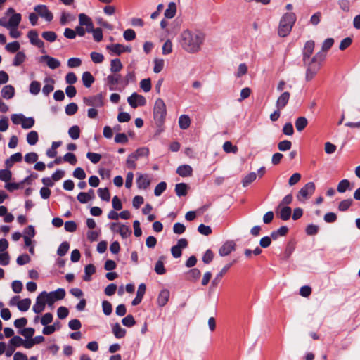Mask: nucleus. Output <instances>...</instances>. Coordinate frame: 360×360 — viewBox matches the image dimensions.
I'll list each match as a JSON object with an SVG mask.
<instances>
[{
	"label": "nucleus",
	"instance_id": "nucleus-1",
	"mask_svg": "<svg viewBox=\"0 0 360 360\" xmlns=\"http://www.w3.org/2000/svg\"><path fill=\"white\" fill-rule=\"evenodd\" d=\"M315 46L313 40L307 41L303 48V63L306 67V79L311 80L316 75L321 67L322 62L326 57V53L323 51L317 52L312 58H311Z\"/></svg>",
	"mask_w": 360,
	"mask_h": 360
},
{
	"label": "nucleus",
	"instance_id": "nucleus-2",
	"mask_svg": "<svg viewBox=\"0 0 360 360\" xmlns=\"http://www.w3.org/2000/svg\"><path fill=\"white\" fill-rule=\"evenodd\" d=\"M205 36L198 30H184L179 37V44L186 51L194 53L200 51L204 41Z\"/></svg>",
	"mask_w": 360,
	"mask_h": 360
},
{
	"label": "nucleus",
	"instance_id": "nucleus-3",
	"mask_svg": "<svg viewBox=\"0 0 360 360\" xmlns=\"http://www.w3.org/2000/svg\"><path fill=\"white\" fill-rule=\"evenodd\" d=\"M296 21V15L294 13H286L281 18L278 34L281 37H285L290 32L293 25Z\"/></svg>",
	"mask_w": 360,
	"mask_h": 360
},
{
	"label": "nucleus",
	"instance_id": "nucleus-4",
	"mask_svg": "<svg viewBox=\"0 0 360 360\" xmlns=\"http://www.w3.org/2000/svg\"><path fill=\"white\" fill-rule=\"evenodd\" d=\"M167 114L166 105L161 98H158L154 105L153 117L158 125H162Z\"/></svg>",
	"mask_w": 360,
	"mask_h": 360
},
{
	"label": "nucleus",
	"instance_id": "nucleus-5",
	"mask_svg": "<svg viewBox=\"0 0 360 360\" xmlns=\"http://www.w3.org/2000/svg\"><path fill=\"white\" fill-rule=\"evenodd\" d=\"M41 293L49 307L53 306L54 302L56 301L63 300L66 294L65 290L63 288H58L56 290L51 291L50 292L43 291Z\"/></svg>",
	"mask_w": 360,
	"mask_h": 360
},
{
	"label": "nucleus",
	"instance_id": "nucleus-6",
	"mask_svg": "<svg viewBox=\"0 0 360 360\" xmlns=\"http://www.w3.org/2000/svg\"><path fill=\"white\" fill-rule=\"evenodd\" d=\"M315 184L313 182L306 184L298 192L297 198L301 202L307 200L315 191Z\"/></svg>",
	"mask_w": 360,
	"mask_h": 360
},
{
	"label": "nucleus",
	"instance_id": "nucleus-7",
	"mask_svg": "<svg viewBox=\"0 0 360 360\" xmlns=\"http://www.w3.org/2000/svg\"><path fill=\"white\" fill-rule=\"evenodd\" d=\"M84 103L90 107L93 108H101L103 106V98L101 94L95 96L84 97L83 98Z\"/></svg>",
	"mask_w": 360,
	"mask_h": 360
},
{
	"label": "nucleus",
	"instance_id": "nucleus-8",
	"mask_svg": "<svg viewBox=\"0 0 360 360\" xmlns=\"http://www.w3.org/2000/svg\"><path fill=\"white\" fill-rule=\"evenodd\" d=\"M21 15L20 13H15L11 16L7 21L6 17L0 18V25L8 29L11 26H18L21 22Z\"/></svg>",
	"mask_w": 360,
	"mask_h": 360
},
{
	"label": "nucleus",
	"instance_id": "nucleus-9",
	"mask_svg": "<svg viewBox=\"0 0 360 360\" xmlns=\"http://www.w3.org/2000/svg\"><path fill=\"white\" fill-rule=\"evenodd\" d=\"M127 102L133 108H136L138 106H143L146 104L145 97L136 93H133L130 96H129Z\"/></svg>",
	"mask_w": 360,
	"mask_h": 360
},
{
	"label": "nucleus",
	"instance_id": "nucleus-10",
	"mask_svg": "<svg viewBox=\"0 0 360 360\" xmlns=\"http://www.w3.org/2000/svg\"><path fill=\"white\" fill-rule=\"evenodd\" d=\"M34 10L41 18H44L47 22H51L53 20V15L46 5H37L34 6Z\"/></svg>",
	"mask_w": 360,
	"mask_h": 360
},
{
	"label": "nucleus",
	"instance_id": "nucleus-11",
	"mask_svg": "<svg viewBox=\"0 0 360 360\" xmlns=\"http://www.w3.org/2000/svg\"><path fill=\"white\" fill-rule=\"evenodd\" d=\"M110 229L113 231L119 232L123 238H128L131 233V231L129 226L119 223H112Z\"/></svg>",
	"mask_w": 360,
	"mask_h": 360
},
{
	"label": "nucleus",
	"instance_id": "nucleus-12",
	"mask_svg": "<svg viewBox=\"0 0 360 360\" xmlns=\"http://www.w3.org/2000/svg\"><path fill=\"white\" fill-rule=\"evenodd\" d=\"M136 185L138 188L146 190L150 184V179L146 174L137 173Z\"/></svg>",
	"mask_w": 360,
	"mask_h": 360
},
{
	"label": "nucleus",
	"instance_id": "nucleus-13",
	"mask_svg": "<svg viewBox=\"0 0 360 360\" xmlns=\"http://www.w3.org/2000/svg\"><path fill=\"white\" fill-rule=\"evenodd\" d=\"M27 37L30 39V43L37 46V48H44V43L42 40H41L39 37V34L37 32L34 30H32L28 32Z\"/></svg>",
	"mask_w": 360,
	"mask_h": 360
},
{
	"label": "nucleus",
	"instance_id": "nucleus-14",
	"mask_svg": "<svg viewBox=\"0 0 360 360\" xmlns=\"http://www.w3.org/2000/svg\"><path fill=\"white\" fill-rule=\"evenodd\" d=\"M236 244L232 240H229L224 243L219 250V254L221 257L229 255L235 250Z\"/></svg>",
	"mask_w": 360,
	"mask_h": 360
},
{
	"label": "nucleus",
	"instance_id": "nucleus-15",
	"mask_svg": "<svg viewBox=\"0 0 360 360\" xmlns=\"http://www.w3.org/2000/svg\"><path fill=\"white\" fill-rule=\"evenodd\" d=\"M46 304V301L45 300L41 293H40L36 299V302L33 305L32 310L36 314H39L44 310Z\"/></svg>",
	"mask_w": 360,
	"mask_h": 360
},
{
	"label": "nucleus",
	"instance_id": "nucleus-16",
	"mask_svg": "<svg viewBox=\"0 0 360 360\" xmlns=\"http://www.w3.org/2000/svg\"><path fill=\"white\" fill-rule=\"evenodd\" d=\"M79 23L81 26H86V32H90L93 31L94 25L91 19L84 13L79 15Z\"/></svg>",
	"mask_w": 360,
	"mask_h": 360
},
{
	"label": "nucleus",
	"instance_id": "nucleus-17",
	"mask_svg": "<svg viewBox=\"0 0 360 360\" xmlns=\"http://www.w3.org/2000/svg\"><path fill=\"white\" fill-rule=\"evenodd\" d=\"M40 61H46L48 67L52 70L56 69L60 65V62L58 59L48 55L41 56Z\"/></svg>",
	"mask_w": 360,
	"mask_h": 360
},
{
	"label": "nucleus",
	"instance_id": "nucleus-18",
	"mask_svg": "<svg viewBox=\"0 0 360 360\" xmlns=\"http://www.w3.org/2000/svg\"><path fill=\"white\" fill-rule=\"evenodd\" d=\"M169 291L167 289H162L158 296V305L160 307L165 306L169 301Z\"/></svg>",
	"mask_w": 360,
	"mask_h": 360
},
{
	"label": "nucleus",
	"instance_id": "nucleus-19",
	"mask_svg": "<svg viewBox=\"0 0 360 360\" xmlns=\"http://www.w3.org/2000/svg\"><path fill=\"white\" fill-rule=\"evenodd\" d=\"M290 94L288 91L283 92L276 101V108L278 110H281L285 107L290 99Z\"/></svg>",
	"mask_w": 360,
	"mask_h": 360
},
{
	"label": "nucleus",
	"instance_id": "nucleus-20",
	"mask_svg": "<svg viewBox=\"0 0 360 360\" xmlns=\"http://www.w3.org/2000/svg\"><path fill=\"white\" fill-rule=\"evenodd\" d=\"M192 172L193 169L188 165H180L176 169V173L182 177L191 176L192 175Z\"/></svg>",
	"mask_w": 360,
	"mask_h": 360
},
{
	"label": "nucleus",
	"instance_id": "nucleus-21",
	"mask_svg": "<svg viewBox=\"0 0 360 360\" xmlns=\"http://www.w3.org/2000/svg\"><path fill=\"white\" fill-rule=\"evenodd\" d=\"M44 82L46 83V84L42 89V92L45 96H48L51 91H53V84L55 81L51 77H46Z\"/></svg>",
	"mask_w": 360,
	"mask_h": 360
},
{
	"label": "nucleus",
	"instance_id": "nucleus-22",
	"mask_svg": "<svg viewBox=\"0 0 360 360\" xmlns=\"http://www.w3.org/2000/svg\"><path fill=\"white\" fill-rule=\"evenodd\" d=\"M1 94L4 98L11 99L14 96L15 89L11 85H6L2 88Z\"/></svg>",
	"mask_w": 360,
	"mask_h": 360
},
{
	"label": "nucleus",
	"instance_id": "nucleus-23",
	"mask_svg": "<svg viewBox=\"0 0 360 360\" xmlns=\"http://www.w3.org/2000/svg\"><path fill=\"white\" fill-rule=\"evenodd\" d=\"M279 211L280 217L282 220L287 221L290 219L292 213L291 208L288 206H281V208L278 207L276 208V212Z\"/></svg>",
	"mask_w": 360,
	"mask_h": 360
},
{
	"label": "nucleus",
	"instance_id": "nucleus-24",
	"mask_svg": "<svg viewBox=\"0 0 360 360\" xmlns=\"http://www.w3.org/2000/svg\"><path fill=\"white\" fill-rule=\"evenodd\" d=\"M121 79V75L119 74L110 75L107 77L106 80L108 84L110 85V90H115L114 86L119 84Z\"/></svg>",
	"mask_w": 360,
	"mask_h": 360
},
{
	"label": "nucleus",
	"instance_id": "nucleus-25",
	"mask_svg": "<svg viewBox=\"0 0 360 360\" xmlns=\"http://www.w3.org/2000/svg\"><path fill=\"white\" fill-rule=\"evenodd\" d=\"M232 266V263L226 264L225 266H224L220 272L215 276L214 280L212 282V284L214 286H216L218 285L219 281H221L223 276L227 272V271L230 269V267Z\"/></svg>",
	"mask_w": 360,
	"mask_h": 360
},
{
	"label": "nucleus",
	"instance_id": "nucleus-26",
	"mask_svg": "<svg viewBox=\"0 0 360 360\" xmlns=\"http://www.w3.org/2000/svg\"><path fill=\"white\" fill-rule=\"evenodd\" d=\"M83 84L86 87L89 88L91 84L94 82V77L92 76L91 72H84L82 77Z\"/></svg>",
	"mask_w": 360,
	"mask_h": 360
},
{
	"label": "nucleus",
	"instance_id": "nucleus-27",
	"mask_svg": "<svg viewBox=\"0 0 360 360\" xmlns=\"http://www.w3.org/2000/svg\"><path fill=\"white\" fill-rule=\"evenodd\" d=\"M188 186L184 183H179L175 186V192L179 197L185 196L187 194Z\"/></svg>",
	"mask_w": 360,
	"mask_h": 360
},
{
	"label": "nucleus",
	"instance_id": "nucleus-28",
	"mask_svg": "<svg viewBox=\"0 0 360 360\" xmlns=\"http://www.w3.org/2000/svg\"><path fill=\"white\" fill-rule=\"evenodd\" d=\"M176 12V6L174 2H170L167 6V8L165 11V17L167 18H172Z\"/></svg>",
	"mask_w": 360,
	"mask_h": 360
},
{
	"label": "nucleus",
	"instance_id": "nucleus-29",
	"mask_svg": "<svg viewBox=\"0 0 360 360\" xmlns=\"http://www.w3.org/2000/svg\"><path fill=\"white\" fill-rule=\"evenodd\" d=\"M288 228L285 226H281L276 231H272L271 237L273 240H276L279 236H284L287 234Z\"/></svg>",
	"mask_w": 360,
	"mask_h": 360
},
{
	"label": "nucleus",
	"instance_id": "nucleus-30",
	"mask_svg": "<svg viewBox=\"0 0 360 360\" xmlns=\"http://www.w3.org/2000/svg\"><path fill=\"white\" fill-rule=\"evenodd\" d=\"M179 127L181 129H187L191 124L190 117L186 115H182L179 118Z\"/></svg>",
	"mask_w": 360,
	"mask_h": 360
},
{
	"label": "nucleus",
	"instance_id": "nucleus-31",
	"mask_svg": "<svg viewBox=\"0 0 360 360\" xmlns=\"http://www.w3.org/2000/svg\"><path fill=\"white\" fill-rule=\"evenodd\" d=\"M112 333L117 338H122L126 334V330L122 328L120 323H116L112 326Z\"/></svg>",
	"mask_w": 360,
	"mask_h": 360
},
{
	"label": "nucleus",
	"instance_id": "nucleus-32",
	"mask_svg": "<svg viewBox=\"0 0 360 360\" xmlns=\"http://www.w3.org/2000/svg\"><path fill=\"white\" fill-rule=\"evenodd\" d=\"M308 121L305 117H299L295 121V127L298 131H302L307 125Z\"/></svg>",
	"mask_w": 360,
	"mask_h": 360
},
{
	"label": "nucleus",
	"instance_id": "nucleus-33",
	"mask_svg": "<svg viewBox=\"0 0 360 360\" xmlns=\"http://www.w3.org/2000/svg\"><path fill=\"white\" fill-rule=\"evenodd\" d=\"M95 271L96 269L93 264L86 265L84 269V276H83V279L85 281H89L91 280V276L94 274Z\"/></svg>",
	"mask_w": 360,
	"mask_h": 360
},
{
	"label": "nucleus",
	"instance_id": "nucleus-34",
	"mask_svg": "<svg viewBox=\"0 0 360 360\" xmlns=\"http://www.w3.org/2000/svg\"><path fill=\"white\" fill-rule=\"evenodd\" d=\"M31 305V300L29 298H25L18 302V308L21 311H26L29 309Z\"/></svg>",
	"mask_w": 360,
	"mask_h": 360
},
{
	"label": "nucleus",
	"instance_id": "nucleus-35",
	"mask_svg": "<svg viewBox=\"0 0 360 360\" xmlns=\"http://www.w3.org/2000/svg\"><path fill=\"white\" fill-rule=\"evenodd\" d=\"M122 68V64L120 59H112L110 63V71L112 72H118Z\"/></svg>",
	"mask_w": 360,
	"mask_h": 360
},
{
	"label": "nucleus",
	"instance_id": "nucleus-36",
	"mask_svg": "<svg viewBox=\"0 0 360 360\" xmlns=\"http://www.w3.org/2000/svg\"><path fill=\"white\" fill-rule=\"evenodd\" d=\"M39 139L38 134L36 131H31L27 135V141L31 145H35Z\"/></svg>",
	"mask_w": 360,
	"mask_h": 360
},
{
	"label": "nucleus",
	"instance_id": "nucleus-37",
	"mask_svg": "<svg viewBox=\"0 0 360 360\" xmlns=\"http://www.w3.org/2000/svg\"><path fill=\"white\" fill-rule=\"evenodd\" d=\"M26 56L25 54L22 51H18L13 61V65L14 66H19L25 60Z\"/></svg>",
	"mask_w": 360,
	"mask_h": 360
},
{
	"label": "nucleus",
	"instance_id": "nucleus-38",
	"mask_svg": "<svg viewBox=\"0 0 360 360\" xmlns=\"http://www.w3.org/2000/svg\"><path fill=\"white\" fill-rule=\"evenodd\" d=\"M164 258L165 257L163 256L160 257L159 258V260L156 262L155 266V271L159 275H162L166 271L165 266H164V263L162 261V259Z\"/></svg>",
	"mask_w": 360,
	"mask_h": 360
},
{
	"label": "nucleus",
	"instance_id": "nucleus-39",
	"mask_svg": "<svg viewBox=\"0 0 360 360\" xmlns=\"http://www.w3.org/2000/svg\"><path fill=\"white\" fill-rule=\"evenodd\" d=\"M24 343V340L18 335L13 336L10 340L8 344L11 347H13L14 349L19 347Z\"/></svg>",
	"mask_w": 360,
	"mask_h": 360
},
{
	"label": "nucleus",
	"instance_id": "nucleus-40",
	"mask_svg": "<svg viewBox=\"0 0 360 360\" xmlns=\"http://www.w3.org/2000/svg\"><path fill=\"white\" fill-rule=\"evenodd\" d=\"M138 158L133 154H130L128 155L126 164L127 167L131 169H135L136 168V161Z\"/></svg>",
	"mask_w": 360,
	"mask_h": 360
},
{
	"label": "nucleus",
	"instance_id": "nucleus-41",
	"mask_svg": "<svg viewBox=\"0 0 360 360\" xmlns=\"http://www.w3.org/2000/svg\"><path fill=\"white\" fill-rule=\"evenodd\" d=\"M165 66V60L161 58H155L153 71L155 73L160 72Z\"/></svg>",
	"mask_w": 360,
	"mask_h": 360
},
{
	"label": "nucleus",
	"instance_id": "nucleus-42",
	"mask_svg": "<svg viewBox=\"0 0 360 360\" xmlns=\"http://www.w3.org/2000/svg\"><path fill=\"white\" fill-rule=\"evenodd\" d=\"M106 49L119 56L122 53L123 45L120 44H113L108 45Z\"/></svg>",
	"mask_w": 360,
	"mask_h": 360
},
{
	"label": "nucleus",
	"instance_id": "nucleus-43",
	"mask_svg": "<svg viewBox=\"0 0 360 360\" xmlns=\"http://www.w3.org/2000/svg\"><path fill=\"white\" fill-rule=\"evenodd\" d=\"M68 134L72 139H77L80 136L79 127L77 125L71 127L68 130Z\"/></svg>",
	"mask_w": 360,
	"mask_h": 360
},
{
	"label": "nucleus",
	"instance_id": "nucleus-44",
	"mask_svg": "<svg viewBox=\"0 0 360 360\" xmlns=\"http://www.w3.org/2000/svg\"><path fill=\"white\" fill-rule=\"evenodd\" d=\"M41 84L37 81H32L30 84L29 91L33 95H37L40 92Z\"/></svg>",
	"mask_w": 360,
	"mask_h": 360
},
{
	"label": "nucleus",
	"instance_id": "nucleus-45",
	"mask_svg": "<svg viewBox=\"0 0 360 360\" xmlns=\"http://www.w3.org/2000/svg\"><path fill=\"white\" fill-rule=\"evenodd\" d=\"M224 150L227 153H236L238 151V148L236 146H233L231 141H226L223 145Z\"/></svg>",
	"mask_w": 360,
	"mask_h": 360
},
{
	"label": "nucleus",
	"instance_id": "nucleus-46",
	"mask_svg": "<svg viewBox=\"0 0 360 360\" xmlns=\"http://www.w3.org/2000/svg\"><path fill=\"white\" fill-rule=\"evenodd\" d=\"M350 183L347 179H342L338 185L337 191L339 193H344L347 189H349Z\"/></svg>",
	"mask_w": 360,
	"mask_h": 360
},
{
	"label": "nucleus",
	"instance_id": "nucleus-47",
	"mask_svg": "<svg viewBox=\"0 0 360 360\" xmlns=\"http://www.w3.org/2000/svg\"><path fill=\"white\" fill-rule=\"evenodd\" d=\"M98 196L103 200H105V201H107V202H108L110 200V192H109V191H108V189L107 188H98Z\"/></svg>",
	"mask_w": 360,
	"mask_h": 360
},
{
	"label": "nucleus",
	"instance_id": "nucleus-48",
	"mask_svg": "<svg viewBox=\"0 0 360 360\" xmlns=\"http://www.w3.org/2000/svg\"><path fill=\"white\" fill-rule=\"evenodd\" d=\"M70 248V245L68 242L65 241V242H63L60 246L58 247V250H57V254L59 255V256H64L66 255V253L68 252V250Z\"/></svg>",
	"mask_w": 360,
	"mask_h": 360
},
{
	"label": "nucleus",
	"instance_id": "nucleus-49",
	"mask_svg": "<svg viewBox=\"0 0 360 360\" xmlns=\"http://www.w3.org/2000/svg\"><path fill=\"white\" fill-rule=\"evenodd\" d=\"M41 36L45 40L49 42H53L57 38V34L53 31L44 32H42Z\"/></svg>",
	"mask_w": 360,
	"mask_h": 360
},
{
	"label": "nucleus",
	"instance_id": "nucleus-50",
	"mask_svg": "<svg viewBox=\"0 0 360 360\" xmlns=\"http://www.w3.org/2000/svg\"><path fill=\"white\" fill-rule=\"evenodd\" d=\"M352 199H346L342 200L338 205V210L342 212H345L349 209L352 204Z\"/></svg>",
	"mask_w": 360,
	"mask_h": 360
},
{
	"label": "nucleus",
	"instance_id": "nucleus-51",
	"mask_svg": "<svg viewBox=\"0 0 360 360\" xmlns=\"http://www.w3.org/2000/svg\"><path fill=\"white\" fill-rule=\"evenodd\" d=\"M133 154L139 159L142 157H148L149 155V149L146 147L138 148Z\"/></svg>",
	"mask_w": 360,
	"mask_h": 360
},
{
	"label": "nucleus",
	"instance_id": "nucleus-52",
	"mask_svg": "<svg viewBox=\"0 0 360 360\" xmlns=\"http://www.w3.org/2000/svg\"><path fill=\"white\" fill-rule=\"evenodd\" d=\"M256 177L257 174L255 172H250L243 178L242 181L243 186L244 187L247 186L248 185L253 182L256 179Z\"/></svg>",
	"mask_w": 360,
	"mask_h": 360
},
{
	"label": "nucleus",
	"instance_id": "nucleus-53",
	"mask_svg": "<svg viewBox=\"0 0 360 360\" xmlns=\"http://www.w3.org/2000/svg\"><path fill=\"white\" fill-rule=\"evenodd\" d=\"M20 45L18 41H13L6 45V49L10 53L17 52L20 49Z\"/></svg>",
	"mask_w": 360,
	"mask_h": 360
},
{
	"label": "nucleus",
	"instance_id": "nucleus-54",
	"mask_svg": "<svg viewBox=\"0 0 360 360\" xmlns=\"http://www.w3.org/2000/svg\"><path fill=\"white\" fill-rule=\"evenodd\" d=\"M12 174L8 169H1L0 170V180L8 182L11 179Z\"/></svg>",
	"mask_w": 360,
	"mask_h": 360
},
{
	"label": "nucleus",
	"instance_id": "nucleus-55",
	"mask_svg": "<svg viewBox=\"0 0 360 360\" xmlns=\"http://www.w3.org/2000/svg\"><path fill=\"white\" fill-rule=\"evenodd\" d=\"M78 110V106L75 103H70L65 107V113L68 115H75Z\"/></svg>",
	"mask_w": 360,
	"mask_h": 360
},
{
	"label": "nucleus",
	"instance_id": "nucleus-56",
	"mask_svg": "<svg viewBox=\"0 0 360 360\" xmlns=\"http://www.w3.org/2000/svg\"><path fill=\"white\" fill-rule=\"evenodd\" d=\"M140 87L145 92H148L151 89V80L150 78L143 79L140 82Z\"/></svg>",
	"mask_w": 360,
	"mask_h": 360
},
{
	"label": "nucleus",
	"instance_id": "nucleus-57",
	"mask_svg": "<svg viewBox=\"0 0 360 360\" xmlns=\"http://www.w3.org/2000/svg\"><path fill=\"white\" fill-rule=\"evenodd\" d=\"M292 143L288 140H284L278 143V148L281 151H287L291 148Z\"/></svg>",
	"mask_w": 360,
	"mask_h": 360
},
{
	"label": "nucleus",
	"instance_id": "nucleus-58",
	"mask_svg": "<svg viewBox=\"0 0 360 360\" xmlns=\"http://www.w3.org/2000/svg\"><path fill=\"white\" fill-rule=\"evenodd\" d=\"M333 44H334V39L333 38L326 39L323 42L321 50L320 51H323L324 53H326V52L327 51H328L332 47Z\"/></svg>",
	"mask_w": 360,
	"mask_h": 360
},
{
	"label": "nucleus",
	"instance_id": "nucleus-59",
	"mask_svg": "<svg viewBox=\"0 0 360 360\" xmlns=\"http://www.w3.org/2000/svg\"><path fill=\"white\" fill-rule=\"evenodd\" d=\"M167 188V184L165 181L159 183L155 188L154 194L156 196H160Z\"/></svg>",
	"mask_w": 360,
	"mask_h": 360
},
{
	"label": "nucleus",
	"instance_id": "nucleus-60",
	"mask_svg": "<svg viewBox=\"0 0 360 360\" xmlns=\"http://www.w3.org/2000/svg\"><path fill=\"white\" fill-rule=\"evenodd\" d=\"M86 158L94 164L98 163L101 159V155L96 153L88 152Z\"/></svg>",
	"mask_w": 360,
	"mask_h": 360
},
{
	"label": "nucleus",
	"instance_id": "nucleus-61",
	"mask_svg": "<svg viewBox=\"0 0 360 360\" xmlns=\"http://www.w3.org/2000/svg\"><path fill=\"white\" fill-rule=\"evenodd\" d=\"M77 198L81 203H86L92 198V196L89 195V193L80 192Z\"/></svg>",
	"mask_w": 360,
	"mask_h": 360
},
{
	"label": "nucleus",
	"instance_id": "nucleus-62",
	"mask_svg": "<svg viewBox=\"0 0 360 360\" xmlns=\"http://www.w3.org/2000/svg\"><path fill=\"white\" fill-rule=\"evenodd\" d=\"M122 323L124 326L132 327L135 325L136 321L132 315H127L126 317L122 319Z\"/></svg>",
	"mask_w": 360,
	"mask_h": 360
},
{
	"label": "nucleus",
	"instance_id": "nucleus-63",
	"mask_svg": "<svg viewBox=\"0 0 360 360\" xmlns=\"http://www.w3.org/2000/svg\"><path fill=\"white\" fill-rule=\"evenodd\" d=\"M38 160V155L34 152L28 153L25 156V161L27 163L31 164L37 162Z\"/></svg>",
	"mask_w": 360,
	"mask_h": 360
},
{
	"label": "nucleus",
	"instance_id": "nucleus-64",
	"mask_svg": "<svg viewBox=\"0 0 360 360\" xmlns=\"http://www.w3.org/2000/svg\"><path fill=\"white\" fill-rule=\"evenodd\" d=\"M123 37L126 41H132L136 38V32L132 29H127L124 32Z\"/></svg>",
	"mask_w": 360,
	"mask_h": 360
}]
</instances>
